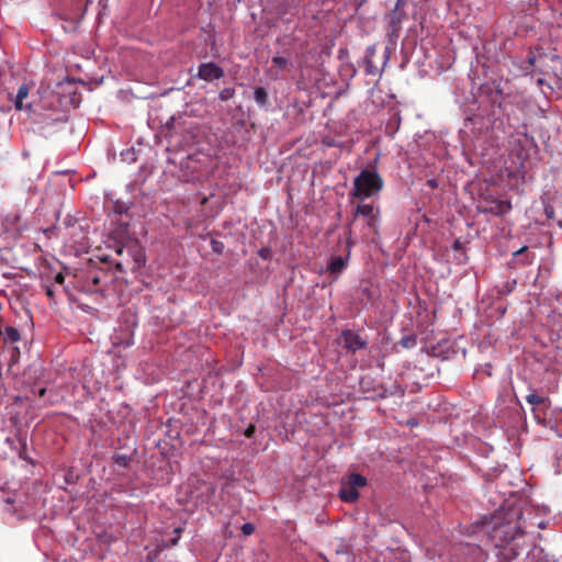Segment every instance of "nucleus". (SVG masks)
<instances>
[{"mask_svg": "<svg viewBox=\"0 0 562 562\" xmlns=\"http://www.w3.org/2000/svg\"><path fill=\"white\" fill-rule=\"evenodd\" d=\"M106 261H100L92 258H82L76 262L72 272V285L85 293H98L111 280L109 268L101 267Z\"/></svg>", "mask_w": 562, "mask_h": 562, "instance_id": "nucleus-1", "label": "nucleus"}, {"mask_svg": "<svg viewBox=\"0 0 562 562\" xmlns=\"http://www.w3.org/2000/svg\"><path fill=\"white\" fill-rule=\"evenodd\" d=\"M110 248L112 245L109 246ZM114 258L112 255L100 256V261L113 263L115 270L125 272L130 270L135 272L143 268L146 263V256L144 248L137 239H128L126 243L113 241Z\"/></svg>", "mask_w": 562, "mask_h": 562, "instance_id": "nucleus-2", "label": "nucleus"}, {"mask_svg": "<svg viewBox=\"0 0 562 562\" xmlns=\"http://www.w3.org/2000/svg\"><path fill=\"white\" fill-rule=\"evenodd\" d=\"M487 526H491L488 532L492 541L499 548L507 546L524 532L518 521L505 519L501 514L493 515Z\"/></svg>", "mask_w": 562, "mask_h": 562, "instance_id": "nucleus-3", "label": "nucleus"}, {"mask_svg": "<svg viewBox=\"0 0 562 562\" xmlns=\"http://www.w3.org/2000/svg\"><path fill=\"white\" fill-rule=\"evenodd\" d=\"M383 186V179L375 170L363 169L353 180L350 196L360 200L369 199L378 194Z\"/></svg>", "mask_w": 562, "mask_h": 562, "instance_id": "nucleus-4", "label": "nucleus"}, {"mask_svg": "<svg viewBox=\"0 0 562 562\" xmlns=\"http://www.w3.org/2000/svg\"><path fill=\"white\" fill-rule=\"evenodd\" d=\"M367 479L359 473H351L341 482L338 496L342 502L353 503L359 498L358 488L367 485Z\"/></svg>", "mask_w": 562, "mask_h": 562, "instance_id": "nucleus-5", "label": "nucleus"}, {"mask_svg": "<svg viewBox=\"0 0 562 562\" xmlns=\"http://www.w3.org/2000/svg\"><path fill=\"white\" fill-rule=\"evenodd\" d=\"M49 87H53L54 93L59 97V103L61 105L70 103V72L68 70H66L61 78L54 74L53 77L49 78Z\"/></svg>", "mask_w": 562, "mask_h": 562, "instance_id": "nucleus-6", "label": "nucleus"}, {"mask_svg": "<svg viewBox=\"0 0 562 562\" xmlns=\"http://www.w3.org/2000/svg\"><path fill=\"white\" fill-rule=\"evenodd\" d=\"M379 209H375L371 203H360L357 205L356 210L352 213V218L348 226L357 221L359 216H362L367 220V225L372 228L374 232L376 231L378 220H379Z\"/></svg>", "mask_w": 562, "mask_h": 562, "instance_id": "nucleus-7", "label": "nucleus"}, {"mask_svg": "<svg viewBox=\"0 0 562 562\" xmlns=\"http://www.w3.org/2000/svg\"><path fill=\"white\" fill-rule=\"evenodd\" d=\"M477 209L480 213H488L496 216H502L512 210V204L508 200H492L485 204H480Z\"/></svg>", "mask_w": 562, "mask_h": 562, "instance_id": "nucleus-8", "label": "nucleus"}, {"mask_svg": "<svg viewBox=\"0 0 562 562\" xmlns=\"http://www.w3.org/2000/svg\"><path fill=\"white\" fill-rule=\"evenodd\" d=\"M340 338L344 348L351 352H356L367 347V341L363 340L358 334L353 333L352 330H344L341 333Z\"/></svg>", "mask_w": 562, "mask_h": 562, "instance_id": "nucleus-9", "label": "nucleus"}, {"mask_svg": "<svg viewBox=\"0 0 562 562\" xmlns=\"http://www.w3.org/2000/svg\"><path fill=\"white\" fill-rule=\"evenodd\" d=\"M198 76L206 81L220 79L224 76L223 69L215 63L202 64L199 67Z\"/></svg>", "mask_w": 562, "mask_h": 562, "instance_id": "nucleus-10", "label": "nucleus"}, {"mask_svg": "<svg viewBox=\"0 0 562 562\" xmlns=\"http://www.w3.org/2000/svg\"><path fill=\"white\" fill-rule=\"evenodd\" d=\"M7 442H9L13 449L18 450L19 458L29 462L30 464H34L33 459L30 457L27 452L26 438L18 435L14 439L7 438Z\"/></svg>", "mask_w": 562, "mask_h": 562, "instance_id": "nucleus-11", "label": "nucleus"}, {"mask_svg": "<svg viewBox=\"0 0 562 562\" xmlns=\"http://www.w3.org/2000/svg\"><path fill=\"white\" fill-rule=\"evenodd\" d=\"M348 258L349 254L347 255V257H333L327 266V270L331 274H339L347 267Z\"/></svg>", "mask_w": 562, "mask_h": 562, "instance_id": "nucleus-12", "label": "nucleus"}, {"mask_svg": "<svg viewBox=\"0 0 562 562\" xmlns=\"http://www.w3.org/2000/svg\"><path fill=\"white\" fill-rule=\"evenodd\" d=\"M29 92H30V86L26 85V83H23L20 86L19 90H18V93L14 98V106L16 110L21 111L24 109V104H23V101L24 99H26L29 97ZM25 109H31V105L27 104L25 105Z\"/></svg>", "mask_w": 562, "mask_h": 562, "instance_id": "nucleus-13", "label": "nucleus"}, {"mask_svg": "<svg viewBox=\"0 0 562 562\" xmlns=\"http://www.w3.org/2000/svg\"><path fill=\"white\" fill-rule=\"evenodd\" d=\"M271 61L280 71H290L294 68V64L289 57L277 55L272 57Z\"/></svg>", "mask_w": 562, "mask_h": 562, "instance_id": "nucleus-14", "label": "nucleus"}, {"mask_svg": "<svg viewBox=\"0 0 562 562\" xmlns=\"http://www.w3.org/2000/svg\"><path fill=\"white\" fill-rule=\"evenodd\" d=\"M527 403L531 406H541L543 409H548L550 407V400L544 396H540L536 393H530L526 396Z\"/></svg>", "mask_w": 562, "mask_h": 562, "instance_id": "nucleus-15", "label": "nucleus"}, {"mask_svg": "<svg viewBox=\"0 0 562 562\" xmlns=\"http://www.w3.org/2000/svg\"><path fill=\"white\" fill-rule=\"evenodd\" d=\"M254 99L259 106H265L268 103V92L263 87H256L254 90Z\"/></svg>", "mask_w": 562, "mask_h": 562, "instance_id": "nucleus-16", "label": "nucleus"}, {"mask_svg": "<svg viewBox=\"0 0 562 562\" xmlns=\"http://www.w3.org/2000/svg\"><path fill=\"white\" fill-rule=\"evenodd\" d=\"M4 340L10 342H16L20 340V333L15 327L8 326L4 330Z\"/></svg>", "mask_w": 562, "mask_h": 562, "instance_id": "nucleus-17", "label": "nucleus"}, {"mask_svg": "<svg viewBox=\"0 0 562 562\" xmlns=\"http://www.w3.org/2000/svg\"><path fill=\"white\" fill-rule=\"evenodd\" d=\"M65 277L63 272H57L54 277V283L52 285H55V288H61V292L70 300V295L68 294L66 288L64 286Z\"/></svg>", "mask_w": 562, "mask_h": 562, "instance_id": "nucleus-18", "label": "nucleus"}, {"mask_svg": "<svg viewBox=\"0 0 562 562\" xmlns=\"http://www.w3.org/2000/svg\"><path fill=\"white\" fill-rule=\"evenodd\" d=\"M548 409H543L541 406H532V414L533 418L537 420L538 424H543L546 420Z\"/></svg>", "mask_w": 562, "mask_h": 562, "instance_id": "nucleus-19", "label": "nucleus"}, {"mask_svg": "<svg viewBox=\"0 0 562 562\" xmlns=\"http://www.w3.org/2000/svg\"><path fill=\"white\" fill-rule=\"evenodd\" d=\"M400 345L406 349L414 348L417 345V338L414 335L401 338Z\"/></svg>", "mask_w": 562, "mask_h": 562, "instance_id": "nucleus-20", "label": "nucleus"}, {"mask_svg": "<svg viewBox=\"0 0 562 562\" xmlns=\"http://www.w3.org/2000/svg\"><path fill=\"white\" fill-rule=\"evenodd\" d=\"M113 461L116 465H119L121 468H127L131 462V457L125 456V454H115L113 457Z\"/></svg>", "mask_w": 562, "mask_h": 562, "instance_id": "nucleus-21", "label": "nucleus"}, {"mask_svg": "<svg viewBox=\"0 0 562 562\" xmlns=\"http://www.w3.org/2000/svg\"><path fill=\"white\" fill-rule=\"evenodd\" d=\"M211 248L212 250L215 252V254H223L224 251V244L221 241V240H217V239H212L211 240Z\"/></svg>", "mask_w": 562, "mask_h": 562, "instance_id": "nucleus-22", "label": "nucleus"}, {"mask_svg": "<svg viewBox=\"0 0 562 562\" xmlns=\"http://www.w3.org/2000/svg\"><path fill=\"white\" fill-rule=\"evenodd\" d=\"M258 255L260 258L265 259V260H270L273 256V251L270 247H262L260 248V250L258 251Z\"/></svg>", "mask_w": 562, "mask_h": 562, "instance_id": "nucleus-23", "label": "nucleus"}, {"mask_svg": "<svg viewBox=\"0 0 562 562\" xmlns=\"http://www.w3.org/2000/svg\"><path fill=\"white\" fill-rule=\"evenodd\" d=\"M234 93H235L234 89H232V88H224V89L220 92V99H221L222 101H227V100H229V99H232V98H233Z\"/></svg>", "mask_w": 562, "mask_h": 562, "instance_id": "nucleus-24", "label": "nucleus"}, {"mask_svg": "<svg viewBox=\"0 0 562 562\" xmlns=\"http://www.w3.org/2000/svg\"><path fill=\"white\" fill-rule=\"evenodd\" d=\"M544 213L548 220L555 221V212L552 205L546 204L544 205Z\"/></svg>", "mask_w": 562, "mask_h": 562, "instance_id": "nucleus-25", "label": "nucleus"}, {"mask_svg": "<svg viewBox=\"0 0 562 562\" xmlns=\"http://www.w3.org/2000/svg\"><path fill=\"white\" fill-rule=\"evenodd\" d=\"M254 531H255V527L251 522H246L241 526V532L245 536H250L254 533Z\"/></svg>", "mask_w": 562, "mask_h": 562, "instance_id": "nucleus-26", "label": "nucleus"}, {"mask_svg": "<svg viewBox=\"0 0 562 562\" xmlns=\"http://www.w3.org/2000/svg\"><path fill=\"white\" fill-rule=\"evenodd\" d=\"M45 292L46 295L53 301L55 299L57 288H55V285H45Z\"/></svg>", "mask_w": 562, "mask_h": 562, "instance_id": "nucleus-27", "label": "nucleus"}, {"mask_svg": "<svg viewBox=\"0 0 562 562\" xmlns=\"http://www.w3.org/2000/svg\"><path fill=\"white\" fill-rule=\"evenodd\" d=\"M181 531H182V529H181V528H176V529L173 530V532H175V535H176V536H175V537H172V539H170V546H172V547H173V546H176V544L178 543V540H179V538H180V533H181Z\"/></svg>", "mask_w": 562, "mask_h": 562, "instance_id": "nucleus-28", "label": "nucleus"}, {"mask_svg": "<svg viewBox=\"0 0 562 562\" xmlns=\"http://www.w3.org/2000/svg\"><path fill=\"white\" fill-rule=\"evenodd\" d=\"M255 431H256L255 426H254V425H249V426L247 427V429L245 430V436H246L247 438H251V437L254 436Z\"/></svg>", "mask_w": 562, "mask_h": 562, "instance_id": "nucleus-29", "label": "nucleus"}, {"mask_svg": "<svg viewBox=\"0 0 562 562\" xmlns=\"http://www.w3.org/2000/svg\"><path fill=\"white\" fill-rule=\"evenodd\" d=\"M452 248L454 250H461L463 247H462V243L459 240V239H456L454 243H453V246Z\"/></svg>", "mask_w": 562, "mask_h": 562, "instance_id": "nucleus-30", "label": "nucleus"}, {"mask_svg": "<svg viewBox=\"0 0 562 562\" xmlns=\"http://www.w3.org/2000/svg\"><path fill=\"white\" fill-rule=\"evenodd\" d=\"M526 250H527V246H524L520 249H518L517 251H515L514 255L519 256V255L524 254Z\"/></svg>", "mask_w": 562, "mask_h": 562, "instance_id": "nucleus-31", "label": "nucleus"}, {"mask_svg": "<svg viewBox=\"0 0 562 562\" xmlns=\"http://www.w3.org/2000/svg\"><path fill=\"white\" fill-rule=\"evenodd\" d=\"M374 52H375V50H374V48H373V47H369V48H368V50H367V58L372 57V56H373V54H374Z\"/></svg>", "mask_w": 562, "mask_h": 562, "instance_id": "nucleus-32", "label": "nucleus"}, {"mask_svg": "<svg viewBox=\"0 0 562 562\" xmlns=\"http://www.w3.org/2000/svg\"><path fill=\"white\" fill-rule=\"evenodd\" d=\"M69 475H70V472H66L64 475L66 483H69V479H68Z\"/></svg>", "mask_w": 562, "mask_h": 562, "instance_id": "nucleus-33", "label": "nucleus"}, {"mask_svg": "<svg viewBox=\"0 0 562 562\" xmlns=\"http://www.w3.org/2000/svg\"><path fill=\"white\" fill-rule=\"evenodd\" d=\"M510 551H512V554H510V558H512V559H513V558H515V557H517V554H518V553H517L515 550H513V549H512Z\"/></svg>", "mask_w": 562, "mask_h": 562, "instance_id": "nucleus-34", "label": "nucleus"}, {"mask_svg": "<svg viewBox=\"0 0 562 562\" xmlns=\"http://www.w3.org/2000/svg\"><path fill=\"white\" fill-rule=\"evenodd\" d=\"M428 183H429L432 188H435V187H436V181H435V180H429V181H428Z\"/></svg>", "mask_w": 562, "mask_h": 562, "instance_id": "nucleus-35", "label": "nucleus"}, {"mask_svg": "<svg viewBox=\"0 0 562 562\" xmlns=\"http://www.w3.org/2000/svg\"><path fill=\"white\" fill-rule=\"evenodd\" d=\"M519 518V515L513 514L508 519H512L514 521V518Z\"/></svg>", "mask_w": 562, "mask_h": 562, "instance_id": "nucleus-36", "label": "nucleus"}, {"mask_svg": "<svg viewBox=\"0 0 562 562\" xmlns=\"http://www.w3.org/2000/svg\"><path fill=\"white\" fill-rule=\"evenodd\" d=\"M44 393H45V389H42V390L40 391V395H41V396H43V395H44Z\"/></svg>", "mask_w": 562, "mask_h": 562, "instance_id": "nucleus-37", "label": "nucleus"}, {"mask_svg": "<svg viewBox=\"0 0 562 562\" xmlns=\"http://www.w3.org/2000/svg\"><path fill=\"white\" fill-rule=\"evenodd\" d=\"M71 102H72V106H75V98L74 97L71 99Z\"/></svg>", "mask_w": 562, "mask_h": 562, "instance_id": "nucleus-38", "label": "nucleus"}, {"mask_svg": "<svg viewBox=\"0 0 562 562\" xmlns=\"http://www.w3.org/2000/svg\"><path fill=\"white\" fill-rule=\"evenodd\" d=\"M557 223H558L560 226H562V221H557Z\"/></svg>", "mask_w": 562, "mask_h": 562, "instance_id": "nucleus-39", "label": "nucleus"}]
</instances>
